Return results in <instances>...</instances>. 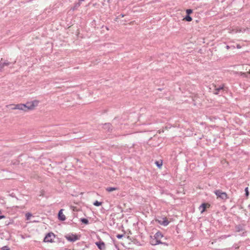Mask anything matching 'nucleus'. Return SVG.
<instances>
[{"label":"nucleus","instance_id":"a878e982","mask_svg":"<svg viewBox=\"0 0 250 250\" xmlns=\"http://www.w3.org/2000/svg\"><path fill=\"white\" fill-rule=\"evenodd\" d=\"M240 74L241 76L244 77H247V75L246 73L245 72H240Z\"/></svg>","mask_w":250,"mask_h":250},{"label":"nucleus","instance_id":"bb28decb","mask_svg":"<svg viewBox=\"0 0 250 250\" xmlns=\"http://www.w3.org/2000/svg\"><path fill=\"white\" fill-rule=\"evenodd\" d=\"M14 106V107L12 108V109H17V108H16V105H14V104H9V105H7V107H8V106Z\"/></svg>","mask_w":250,"mask_h":250},{"label":"nucleus","instance_id":"423d86ee","mask_svg":"<svg viewBox=\"0 0 250 250\" xmlns=\"http://www.w3.org/2000/svg\"><path fill=\"white\" fill-rule=\"evenodd\" d=\"M16 108H17V109L27 111V110L26 109V105L24 104H16Z\"/></svg>","mask_w":250,"mask_h":250},{"label":"nucleus","instance_id":"6e6552de","mask_svg":"<svg viewBox=\"0 0 250 250\" xmlns=\"http://www.w3.org/2000/svg\"><path fill=\"white\" fill-rule=\"evenodd\" d=\"M210 206L209 204L207 203H203L201 204V205L200 206L199 208L201 209L202 208V210H201V212L203 213L204 212L206 209L207 208H208Z\"/></svg>","mask_w":250,"mask_h":250},{"label":"nucleus","instance_id":"412c9836","mask_svg":"<svg viewBox=\"0 0 250 250\" xmlns=\"http://www.w3.org/2000/svg\"><path fill=\"white\" fill-rule=\"evenodd\" d=\"M25 216L26 217V219L28 220L30 219V217L32 216V214L30 213H27L25 214Z\"/></svg>","mask_w":250,"mask_h":250},{"label":"nucleus","instance_id":"f3484780","mask_svg":"<svg viewBox=\"0 0 250 250\" xmlns=\"http://www.w3.org/2000/svg\"><path fill=\"white\" fill-rule=\"evenodd\" d=\"M81 3L79 1L78 2L76 3L73 8H72V10L74 11L76 9H77L81 5Z\"/></svg>","mask_w":250,"mask_h":250},{"label":"nucleus","instance_id":"7ed1b4c3","mask_svg":"<svg viewBox=\"0 0 250 250\" xmlns=\"http://www.w3.org/2000/svg\"><path fill=\"white\" fill-rule=\"evenodd\" d=\"M155 221L164 226H167L169 223L166 218H160L159 219H156Z\"/></svg>","mask_w":250,"mask_h":250},{"label":"nucleus","instance_id":"c85d7f7f","mask_svg":"<svg viewBox=\"0 0 250 250\" xmlns=\"http://www.w3.org/2000/svg\"><path fill=\"white\" fill-rule=\"evenodd\" d=\"M246 70H247L248 71V73H249V74H250V68L248 69V68H247L246 69Z\"/></svg>","mask_w":250,"mask_h":250},{"label":"nucleus","instance_id":"f704fd0d","mask_svg":"<svg viewBox=\"0 0 250 250\" xmlns=\"http://www.w3.org/2000/svg\"><path fill=\"white\" fill-rule=\"evenodd\" d=\"M84 0H79V1L82 3V1H83Z\"/></svg>","mask_w":250,"mask_h":250},{"label":"nucleus","instance_id":"f257e3e1","mask_svg":"<svg viewBox=\"0 0 250 250\" xmlns=\"http://www.w3.org/2000/svg\"><path fill=\"white\" fill-rule=\"evenodd\" d=\"M214 193L216 195L217 199H220L223 201H225L229 198L227 194L222 191L221 190H216L214 191Z\"/></svg>","mask_w":250,"mask_h":250},{"label":"nucleus","instance_id":"0eeeda50","mask_svg":"<svg viewBox=\"0 0 250 250\" xmlns=\"http://www.w3.org/2000/svg\"><path fill=\"white\" fill-rule=\"evenodd\" d=\"M150 244L152 245H156L159 244H162V242L161 241V240H157L155 237H154V238H152L150 241Z\"/></svg>","mask_w":250,"mask_h":250},{"label":"nucleus","instance_id":"393cba45","mask_svg":"<svg viewBox=\"0 0 250 250\" xmlns=\"http://www.w3.org/2000/svg\"><path fill=\"white\" fill-rule=\"evenodd\" d=\"M1 250H9V248L7 246H4L1 248Z\"/></svg>","mask_w":250,"mask_h":250},{"label":"nucleus","instance_id":"5701e85b","mask_svg":"<svg viewBox=\"0 0 250 250\" xmlns=\"http://www.w3.org/2000/svg\"><path fill=\"white\" fill-rule=\"evenodd\" d=\"M186 13L187 14V15H189L190 14L192 13V10L191 9H187L186 10Z\"/></svg>","mask_w":250,"mask_h":250},{"label":"nucleus","instance_id":"f8f14e48","mask_svg":"<svg viewBox=\"0 0 250 250\" xmlns=\"http://www.w3.org/2000/svg\"><path fill=\"white\" fill-rule=\"evenodd\" d=\"M154 237H155L157 240H161V239L163 237V235L161 232L158 231L155 234Z\"/></svg>","mask_w":250,"mask_h":250},{"label":"nucleus","instance_id":"c756f323","mask_svg":"<svg viewBox=\"0 0 250 250\" xmlns=\"http://www.w3.org/2000/svg\"><path fill=\"white\" fill-rule=\"evenodd\" d=\"M5 218L4 215H0V219Z\"/></svg>","mask_w":250,"mask_h":250},{"label":"nucleus","instance_id":"b1692460","mask_svg":"<svg viewBox=\"0 0 250 250\" xmlns=\"http://www.w3.org/2000/svg\"><path fill=\"white\" fill-rule=\"evenodd\" d=\"M245 191L246 196H248V195L249 194V193L248 188V187L245 188Z\"/></svg>","mask_w":250,"mask_h":250},{"label":"nucleus","instance_id":"20e7f679","mask_svg":"<svg viewBox=\"0 0 250 250\" xmlns=\"http://www.w3.org/2000/svg\"><path fill=\"white\" fill-rule=\"evenodd\" d=\"M65 237L70 242H75L79 239V237L76 234H71L66 235Z\"/></svg>","mask_w":250,"mask_h":250},{"label":"nucleus","instance_id":"1a4fd4ad","mask_svg":"<svg viewBox=\"0 0 250 250\" xmlns=\"http://www.w3.org/2000/svg\"><path fill=\"white\" fill-rule=\"evenodd\" d=\"M10 62L7 61H4L3 62V59H1V60L0 61V70H1V69L5 66H7L10 64Z\"/></svg>","mask_w":250,"mask_h":250},{"label":"nucleus","instance_id":"cd10ccee","mask_svg":"<svg viewBox=\"0 0 250 250\" xmlns=\"http://www.w3.org/2000/svg\"><path fill=\"white\" fill-rule=\"evenodd\" d=\"M124 235L123 234H118L117 235L116 237L118 239H121L123 237Z\"/></svg>","mask_w":250,"mask_h":250},{"label":"nucleus","instance_id":"4468645a","mask_svg":"<svg viewBox=\"0 0 250 250\" xmlns=\"http://www.w3.org/2000/svg\"><path fill=\"white\" fill-rule=\"evenodd\" d=\"M236 231L237 232H240L244 230L243 227L241 225L236 226L235 227Z\"/></svg>","mask_w":250,"mask_h":250},{"label":"nucleus","instance_id":"9d476101","mask_svg":"<svg viewBox=\"0 0 250 250\" xmlns=\"http://www.w3.org/2000/svg\"><path fill=\"white\" fill-rule=\"evenodd\" d=\"M63 209H61L58 213V218L60 220L64 221L65 220V216L62 213Z\"/></svg>","mask_w":250,"mask_h":250},{"label":"nucleus","instance_id":"aec40b11","mask_svg":"<svg viewBox=\"0 0 250 250\" xmlns=\"http://www.w3.org/2000/svg\"><path fill=\"white\" fill-rule=\"evenodd\" d=\"M102 202H99L98 201H96L94 202L93 205L95 206L98 207L102 205Z\"/></svg>","mask_w":250,"mask_h":250},{"label":"nucleus","instance_id":"f03ea898","mask_svg":"<svg viewBox=\"0 0 250 250\" xmlns=\"http://www.w3.org/2000/svg\"><path fill=\"white\" fill-rule=\"evenodd\" d=\"M38 103L39 102L36 100H35L32 102L27 103L26 104H25L26 105V109L27 110V111L33 110L35 107L38 105Z\"/></svg>","mask_w":250,"mask_h":250},{"label":"nucleus","instance_id":"6ab92c4d","mask_svg":"<svg viewBox=\"0 0 250 250\" xmlns=\"http://www.w3.org/2000/svg\"><path fill=\"white\" fill-rule=\"evenodd\" d=\"M184 20L187 21H192V18L189 15H187L185 17Z\"/></svg>","mask_w":250,"mask_h":250},{"label":"nucleus","instance_id":"ddd939ff","mask_svg":"<svg viewBox=\"0 0 250 250\" xmlns=\"http://www.w3.org/2000/svg\"><path fill=\"white\" fill-rule=\"evenodd\" d=\"M103 127L104 129H107L108 131H109L111 127V125L109 123L105 124L104 125Z\"/></svg>","mask_w":250,"mask_h":250},{"label":"nucleus","instance_id":"2eb2a0df","mask_svg":"<svg viewBox=\"0 0 250 250\" xmlns=\"http://www.w3.org/2000/svg\"><path fill=\"white\" fill-rule=\"evenodd\" d=\"M105 189L107 191L110 192L114 190H118V188H113V187H107Z\"/></svg>","mask_w":250,"mask_h":250},{"label":"nucleus","instance_id":"a211bd4d","mask_svg":"<svg viewBox=\"0 0 250 250\" xmlns=\"http://www.w3.org/2000/svg\"><path fill=\"white\" fill-rule=\"evenodd\" d=\"M81 221L83 223V224H85V225L88 224V223H89L88 220L87 219H86V218H82V219H81Z\"/></svg>","mask_w":250,"mask_h":250},{"label":"nucleus","instance_id":"39448f33","mask_svg":"<svg viewBox=\"0 0 250 250\" xmlns=\"http://www.w3.org/2000/svg\"><path fill=\"white\" fill-rule=\"evenodd\" d=\"M55 237L54 234L52 232L48 233L44 238L43 241L44 242H52V237Z\"/></svg>","mask_w":250,"mask_h":250},{"label":"nucleus","instance_id":"72a5a7b5","mask_svg":"<svg viewBox=\"0 0 250 250\" xmlns=\"http://www.w3.org/2000/svg\"><path fill=\"white\" fill-rule=\"evenodd\" d=\"M84 0H79V1L82 3V1H83Z\"/></svg>","mask_w":250,"mask_h":250},{"label":"nucleus","instance_id":"dca6fc26","mask_svg":"<svg viewBox=\"0 0 250 250\" xmlns=\"http://www.w3.org/2000/svg\"><path fill=\"white\" fill-rule=\"evenodd\" d=\"M223 89V86H220L219 87L215 88L214 93L215 94H218L219 93V91L221 90H222Z\"/></svg>","mask_w":250,"mask_h":250},{"label":"nucleus","instance_id":"4be33fe9","mask_svg":"<svg viewBox=\"0 0 250 250\" xmlns=\"http://www.w3.org/2000/svg\"><path fill=\"white\" fill-rule=\"evenodd\" d=\"M156 165L157 166L159 167H161L162 166V162H159V161H156L155 162Z\"/></svg>","mask_w":250,"mask_h":250},{"label":"nucleus","instance_id":"2f4dec72","mask_svg":"<svg viewBox=\"0 0 250 250\" xmlns=\"http://www.w3.org/2000/svg\"><path fill=\"white\" fill-rule=\"evenodd\" d=\"M226 48H227V49H229V45H227V46H226Z\"/></svg>","mask_w":250,"mask_h":250},{"label":"nucleus","instance_id":"9b49d317","mask_svg":"<svg viewBox=\"0 0 250 250\" xmlns=\"http://www.w3.org/2000/svg\"><path fill=\"white\" fill-rule=\"evenodd\" d=\"M96 245L98 247V248L100 250H103L105 249V245L103 242H98L96 243Z\"/></svg>","mask_w":250,"mask_h":250},{"label":"nucleus","instance_id":"473e14b6","mask_svg":"<svg viewBox=\"0 0 250 250\" xmlns=\"http://www.w3.org/2000/svg\"><path fill=\"white\" fill-rule=\"evenodd\" d=\"M84 0H79V1L82 3V1H83Z\"/></svg>","mask_w":250,"mask_h":250},{"label":"nucleus","instance_id":"7c9ffc66","mask_svg":"<svg viewBox=\"0 0 250 250\" xmlns=\"http://www.w3.org/2000/svg\"><path fill=\"white\" fill-rule=\"evenodd\" d=\"M119 16L121 17L122 18H123L125 16V15L124 14H121Z\"/></svg>","mask_w":250,"mask_h":250}]
</instances>
